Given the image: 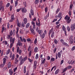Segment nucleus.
I'll return each mask as SVG.
<instances>
[{"mask_svg": "<svg viewBox=\"0 0 75 75\" xmlns=\"http://www.w3.org/2000/svg\"><path fill=\"white\" fill-rule=\"evenodd\" d=\"M15 41V38H13L12 40V38H11L10 39V42H12L10 44V48H11L12 47H13V44L14 43V42Z\"/></svg>", "mask_w": 75, "mask_h": 75, "instance_id": "obj_1", "label": "nucleus"}, {"mask_svg": "<svg viewBox=\"0 0 75 75\" xmlns=\"http://www.w3.org/2000/svg\"><path fill=\"white\" fill-rule=\"evenodd\" d=\"M70 28L72 31H74L75 29V23L72 24L70 27Z\"/></svg>", "mask_w": 75, "mask_h": 75, "instance_id": "obj_2", "label": "nucleus"}, {"mask_svg": "<svg viewBox=\"0 0 75 75\" xmlns=\"http://www.w3.org/2000/svg\"><path fill=\"white\" fill-rule=\"evenodd\" d=\"M19 47H17L16 52L17 53L18 52L19 55H21V53L22 52V50L21 49L19 50Z\"/></svg>", "mask_w": 75, "mask_h": 75, "instance_id": "obj_3", "label": "nucleus"}, {"mask_svg": "<svg viewBox=\"0 0 75 75\" xmlns=\"http://www.w3.org/2000/svg\"><path fill=\"white\" fill-rule=\"evenodd\" d=\"M38 23L37 22H36V25L38 27H40L41 26V22H40V21L39 20V19H38Z\"/></svg>", "mask_w": 75, "mask_h": 75, "instance_id": "obj_4", "label": "nucleus"}, {"mask_svg": "<svg viewBox=\"0 0 75 75\" xmlns=\"http://www.w3.org/2000/svg\"><path fill=\"white\" fill-rule=\"evenodd\" d=\"M37 62L36 61H35L34 63V65L33 67L35 69H36L37 68Z\"/></svg>", "mask_w": 75, "mask_h": 75, "instance_id": "obj_5", "label": "nucleus"}, {"mask_svg": "<svg viewBox=\"0 0 75 75\" xmlns=\"http://www.w3.org/2000/svg\"><path fill=\"white\" fill-rule=\"evenodd\" d=\"M69 43L70 44H73V42H74V40L72 38H70L69 39Z\"/></svg>", "mask_w": 75, "mask_h": 75, "instance_id": "obj_6", "label": "nucleus"}, {"mask_svg": "<svg viewBox=\"0 0 75 75\" xmlns=\"http://www.w3.org/2000/svg\"><path fill=\"white\" fill-rule=\"evenodd\" d=\"M13 69H9V73L10 75H12L13 74Z\"/></svg>", "mask_w": 75, "mask_h": 75, "instance_id": "obj_7", "label": "nucleus"}, {"mask_svg": "<svg viewBox=\"0 0 75 75\" xmlns=\"http://www.w3.org/2000/svg\"><path fill=\"white\" fill-rule=\"evenodd\" d=\"M53 30H54V28H52L49 31V35H48V36L49 37H50V35H51V32L53 31Z\"/></svg>", "mask_w": 75, "mask_h": 75, "instance_id": "obj_8", "label": "nucleus"}, {"mask_svg": "<svg viewBox=\"0 0 75 75\" xmlns=\"http://www.w3.org/2000/svg\"><path fill=\"white\" fill-rule=\"evenodd\" d=\"M21 10L22 13H26L27 12V10L25 9V8H22Z\"/></svg>", "mask_w": 75, "mask_h": 75, "instance_id": "obj_9", "label": "nucleus"}, {"mask_svg": "<svg viewBox=\"0 0 75 75\" xmlns=\"http://www.w3.org/2000/svg\"><path fill=\"white\" fill-rule=\"evenodd\" d=\"M37 32L38 34H40V35H41V34H42V30H38Z\"/></svg>", "mask_w": 75, "mask_h": 75, "instance_id": "obj_10", "label": "nucleus"}, {"mask_svg": "<svg viewBox=\"0 0 75 75\" xmlns=\"http://www.w3.org/2000/svg\"><path fill=\"white\" fill-rule=\"evenodd\" d=\"M23 23L24 24H26L27 23V18H25L24 19Z\"/></svg>", "mask_w": 75, "mask_h": 75, "instance_id": "obj_11", "label": "nucleus"}, {"mask_svg": "<svg viewBox=\"0 0 75 75\" xmlns=\"http://www.w3.org/2000/svg\"><path fill=\"white\" fill-rule=\"evenodd\" d=\"M10 36H11L10 35H7V38L8 40H9L10 39V38H12V40H13V37H11Z\"/></svg>", "mask_w": 75, "mask_h": 75, "instance_id": "obj_12", "label": "nucleus"}, {"mask_svg": "<svg viewBox=\"0 0 75 75\" xmlns=\"http://www.w3.org/2000/svg\"><path fill=\"white\" fill-rule=\"evenodd\" d=\"M70 19V17H68L67 15H66L64 18V20H69Z\"/></svg>", "mask_w": 75, "mask_h": 75, "instance_id": "obj_13", "label": "nucleus"}, {"mask_svg": "<svg viewBox=\"0 0 75 75\" xmlns=\"http://www.w3.org/2000/svg\"><path fill=\"white\" fill-rule=\"evenodd\" d=\"M45 62V58L44 60L42 59L41 60V64H44V63Z\"/></svg>", "mask_w": 75, "mask_h": 75, "instance_id": "obj_14", "label": "nucleus"}, {"mask_svg": "<svg viewBox=\"0 0 75 75\" xmlns=\"http://www.w3.org/2000/svg\"><path fill=\"white\" fill-rule=\"evenodd\" d=\"M11 62H9L8 64V68L9 69L11 67Z\"/></svg>", "mask_w": 75, "mask_h": 75, "instance_id": "obj_15", "label": "nucleus"}, {"mask_svg": "<svg viewBox=\"0 0 75 75\" xmlns=\"http://www.w3.org/2000/svg\"><path fill=\"white\" fill-rule=\"evenodd\" d=\"M6 62V58H4L3 59V63L4 65H5Z\"/></svg>", "mask_w": 75, "mask_h": 75, "instance_id": "obj_16", "label": "nucleus"}, {"mask_svg": "<svg viewBox=\"0 0 75 75\" xmlns=\"http://www.w3.org/2000/svg\"><path fill=\"white\" fill-rule=\"evenodd\" d=\"M72 9H69V16H71L72 14Z\"/></svg>", "mask_w": 75, "mask_h": 75, "instance_id": "obj_17", "label": "nucleus"}, {"mask_svg": "<svg viewBox=\"0 0 75 75\" xmlns=\"http://www.w3.org/2000/svg\"><path fill=\"white\" fill-rule=\"evenodd\" d=\"M54 42L55 44L57 45L58 44L59 42L58 41H57V40L56 39H54Z\"/></svg>", "mask_w": 75, "mask_h": 75, "instance_id": "obj_18", "label": "nucleus"}, {"mask_svg": "<svg viewBox=\"0 0 75 75\" xmlns=\"http://www.w3.org/2000/svg\"><path fill=\"white\" fill-rule=\"evenodd\" d=\"M0 10L1 11H4V6H0Z\"/></svg>", "mask_w": 75, "mask_h": 75, "instance_id": "obj_19", "label": "nucleus"}, {"mask_svg": "<svg viewBox=\"0 0 75 75\" xmlns=\"http://www.w3.org/2000/svg\"><path fill=\"white\" fill-rule=\"evenodd\" d=\"M34 51L35 52H38V47H36L35 48Z\"/></svg>", "mask_w": 75, "mask_h": 75, "instance_id": "obj_20", "label": "nucleus"}, {"mask_svg": "<svg viewBox=\"0 0 75 75\" xmlns=\"http://www.w3.org/2000/svg\"><path fill=\"white\" fill-rule=\"evenodd\" d=\"M63 45H65L66 47H69V45H68L67 43H66L65 42H64L62 43Z\"/></svg>", "mask_w": 75, "mask_h": 75, "instance_id": "obj_21", "label": "nucleus"}, {"mask_svg": "<svg viewBox=\"0 0 75 75\" xmlns=\"http://www.w3.org/2000/svg\"><path fill=\"white\" fill-rule=\"evenodd\" d=\"M25 61H24L23 59H22L21 60V61L20 62V65H21Z\"/></svg>", "mask_w": 75, "mask_h": 75, "instance_id": "obj_22", "label": "nucleus"}, {"mask_svg": "<svg viewBox=\"0 0 75 75\" xmlns=\"http://www.w3.org/2000/svg\"><path fill=\"white\" fill-rule=\"evenodd\" d=\"M30 30L31 33H33V35H35V33L34 32V29H30Z\"/></svg>", "mask_w": 75, "mask_h": 75, "instance_id": "obj_23", "label": "nucleus"}, {"mask_svg": "<svg viewBox=\"0 0 75 75\" xmlns=\"http://www.w3.org/2000/svg\"><path fill=\"white\" fill-rule=\"evenodd\" d=\"M52 33L51 35V38H53L54 36V30L52 32Z\"/></svg>", "mask_w": 75, "mask_h": 75, "instance_id": "obj_24", "label": "nucleus"}, {"mask_svg": "<svg viewBox=\"0 0 75 75\" xmlns=\"http://www.w3.org/2000/svg\"><path fill=\"white\" fill-rule=\"evenodd\" d=\"M59 71V69H57V70L55 72V74L56 75L57 74H58Z\"/></svg>", "mask_w": 75, "mask_h": 75, "instance_id": "obj_25", "label": "nucleus"}, {"mask_svg": "<svg viewBox=\"0 0 75 75\" xmlns=\"http://www.w3.org/2000/svg\"><path fill=\"white\" fill-rule=\"evenodd\" d=\"M31 50H30L29 52V55L28 56V57L29 58H30L31 56Z\"/></svg>", "mask_w": 75, "mask_h": 75, "instance_id": "obj_26", "label": "nucleus"}, {"mask_svg": "<svg viewBox=\"0 0 75 75\" xmlns=\"http://www.w3.org/2000/svg\"><path fill=\"white\" fill-rule=\"evenodd\" d=\"M15 57V54H13L12 55V58L11 59V60L12 61L14 59V58Z\"/></svg>", "mask_w": 75, "mask_h": 75, "instance_id": "obj_27", "label": "nucleus"}, {"mask_svg": "<svg viewBox=\"0 0 75 75\" xmlns=\"http://www.w3.org/2000/svg\"><path fill=\"white\" fill-rule=\"evenodd\" d=\"M61 16H62V12H60L59 13L58 16L59 18H60V17H61Z\"/></svg>", "mask_w": 75, "mask_h": 75, "instance_id": "obj_28", "label": "nucleus"}, {"mask_svg": "<svg viewBox=\"0 0 75 75\" xmlns=\"http://www.w3.org/2000/svg\"><path fill=\"white\" fill-rule=\"evenodd\" d=\"M67 71V67L65 68L63 70V71L62 72V73H64V72H65L66 71Z\"/></svg>", "mask_w": 75, "mask_h": 75, "instance_id": "obj_29", "label": "nucleus"}, {"mask_svg": "<svg viewBox=\"0 0 75 75\" xmlns=\"http://www.w3.org/2000/svg\"><path fill=\"white\" fill-rule=\"evenodd\" d=\"M62 29L63 31H65L66 30V28H65V26H64V25H62Z\"/></svg>", "mask_w": 75, "mask_h": 75, "instance_id": "obj_30", "label": "nucleus"}, {"mask_svg": "<svg viewBox=\"0 0 75 75\" xmlns=\"http://www.w3.org/2000/svg\"><path fill=\"white\" fill-rule=\"evenodd\" d=\"M26 73V66H25L24 67V73L25 74Z\"/></svg>", "mask_w": 75, "mask_h": 75, "instance_id": "obj_31", "label": "nucleus"}, {"mask_svg": "<svg viewBox=\"0 0 75 75\" xmlns=\"http://www.w3.org/2000/svg\"><path fill=\"white\" fill-rule=\"evenodd\" d=\"M39 3V0H35V4H37Z\"/></svg>", "mask_w": 75, "mask_h": 75, "instance_id": "obj_32", "label": "nucleus"}, {"mask_svg": "<svg viewBox=\"0 0 75 75\" xmlns=\"http://www.w3.org/2000/svg\"><path fill=\"white\" fill-rule=\"evenodd\" d=\"M47 15H46V16H45L44 17L45 19V20H46V19H47V18L48 17H49V12H48V14H47Z\"/></svg>", "mask_w": 75, "mask_h": 75, "instance_id": "obj_33", "label": "nucleus"}, {"mask_svg": "<svg viewBox=\"0 0 75 75\" xmlns=\"http://www.w3.org/2000/svg\"><path fill=\"white\" fill-rule=\"evenodd\" d=\"M55 59L54 58H52L50 59V62H54L55 61Z\"/></svg>", "mask_w": 75, "mask_h": 75, "instance_id": "obj_34", "label": "nucleus"}, {"mask_svg": "<svg viewBox=\"0 0 75 75\" xmlns=\"http://www.w3.org/2000/svg\"><path fill=\"white\" fill-rule=\"evenodd\" d=\"M28 59L30 63H32V62H33V59H31L30 58H28Z\"/></svg>", "mask_w": 75, "mask_h": 75, "instance_id": "obj_35", "label": "nucleus"}, {"mask_svg": "<svg viewBox=\"0 0 75 75\" xmlns=\"http://www.w3.org/2000/svg\"><path fill=\"white\" fill-rule=\"evenodd\" d=\"M30 13L32 16H34V11H33V9L30 10Z\"/></svg>", "mask_w": 75, "mask_h": 75, "instance_id": "obj_36", "label": "nucleus"}, {"mask_svg": "<svg viewBox=\"0 0 75 75\" xmlns=\"http://www.w3.org/2000/svg\"><path fill=\"white\" fill-rule=\"evenodd\" d=\"M10 52V49H8L6 52V55H8Z\"/></svg>", "mask_w": 75, "mask_h": 75, "instance_id": "obj_37", "label": "nucleus"}, {"mask_svg": "<svg viewBox=\"0 0 75 75\" xmlns=\"http://www.w3.org/2000/svg\"><path fill=\"white\" fill-rule=\"evenodd\" d=\"M17 5H18V1H16L15 2V7H17Z\"/></svg>", "mask_w": 75, "mask_h": 75, "instance_id": "obj_38", "label": "nucleus"}, {"mask_svg": "<svg viewBox=\"0 0 75 75\" xmlns=\"http://www.w3.org/2000/svg\"><path fill=\"white\" fill-rule=\"evenodd\" d=\"M9 35L11 36V37L13 35V31L12 30H11L9 32Z\"/></svg>", "mask_w": 75, "mask_h": 75, "instance_id": "obj_39", "label": "nucleus"}, {"mask_svg": "<svg viewBox=\"0 0 75 75\" xmlns=\"http://www.w3.org/2000/svg\"><path fill=\"white\" fill-rule=\"evenodd\" d=\"M27 59V56H25L24 58V59H23V61H25Z\"/></svg>", "mask_w": 75, "mask_h": 75, "instance_id": "obj_40", "label": "nucleus"}, {"mask_svg": "<svg viewBox=\"0 0 75 75\" xmlns=\"http://www.w3.org/2000/svg\"><path fill=\"white\" fill-rule=\"evenodd\" d=\"M45 34L44 33H43V34L42 35V39H44V37H45Z\"/></svg>", "mask_w": 75, "mask_h": 75, "instance_id": "obj_41", "label": "nucleus"}, {"mask_svg": "<svg viewBox=\"0 0 75 75\" xmlns=\"http://www.w3.org/2000/svg\"><path fill=\"white\" fill-rule=\"evenodd\" d=\"M57 55L58 58H61V53L59 52H58Z\"/></svg>", "mask_w": 75, "mask_h": 75, "instance_id": "obj_42", "label": "nucleus"}, {"mask_svg": "<svg viewBox=\"0 0 75 75\" xmlns=\"http://www.w3.org/2000/svg\"><path fill=\"white\" fill-rule=\"evenodd\" d=\"M11 19L13 20H14V15H12L11 16Z\"/></svg>", "mask_w": 75, "mask_h": 75, "instance_id": "obj_43", "label": "nucleus"}, {"mask_svg": "<svg viewBox=\"0 0 75 75\" xmlns=\"http://www.w3.org/2000/svg\"><path fill=\"white\" fill-rule=\"evenodd\" d=\"M27 41L28 42L30 41V43H31V42H32V40H31V39H30V38L27 39Z\"/></svg>", "mask_w": 75, "mask_h": 75, "instance_id": "obj_44", "label": "nucleus"}, {"mask_svg": "<svg viewBox=\"0 0 75 75\" xmlns=\"http://www.w3.org/2000/svg\"><path fill=\"white\" fill-rule=\"evenodd\" d=\"M29 26H30V23H28L26 24V28H28V27H29Z\"/></svg>", "mask_w": 75, "mask_h": 75, "instance_id": "obj_45", "label": "nucleus"}, {"mask_svg": "<svg viewBox=\"0 0 75 75\" xmlns=\"http://www.w3.org/2000/svg\"><path fill=\"white\" fill-rule=\"evenodd\" d=\"M67 24H69V23H70V22L71 21V19L70 20H67Z\"/></svg>", "mask_w": 75, "mask_h": 75, "instance_id": "obj_46", "label": "nucleus"}, {"mask_svg": "<svg viewBox=\"0 0 75 75\" xmlns=\"http://www.w3.org/2000/svg\"><path fill=\"white\" fill-rule=\"evenodd\" d=\"M35 59H37L38 58V54H37L36 56H35Z\"/></svg>", "mask_w": 75, "mask_h": 75, "instance_id": "obj_47", "label": "nucleus"}, {"mask_svg": "<svg viewBox=\"0 0 75 75\" xmlns=\"http://www.w3.org/2000/svg\"><path fill=\"white\" fill-rule=\"evenodd\" d=\"M59 8H58L56 12V14H58V12H59Z\"/></svg>", "mask_w": 75, "mask_h": 75, "instance_id": "obj_48", "label": "nucleus"}, {"mask_svg": "<svg viewBox=\"0 0 75 75\" xmlns=\"http://www.w3.org/2000/svg\"><path fill=\"white\" fill-rule=\"evenodd\" d=\"M3 1H1L0 2V7H1L2 6H3Z\"/></svg>", "mask_w": 75, "mask_h": 75, "instance_id": "obj_49", "label": "nucleus"}, {"mask_svg": "<svg viewBox=\"0 0 75 75\" xmlns=\"http://www.w3.org/2000/svg\"><path fill=\"white\" fill-rule=\"evenodd\" d=\"M10 3H7V4H6V7H9V6H10Z\"/></svg>", "mask_w": 75, "mask_h": 75, "instance_id": "obj_50", "label": "nucleus"}, {"mask_svg": "<svg viewBox=\"0 0 75 75\" xmlns=\"http://www.w3.org/2000/svg\"><path fill=\"white\" fill-rule=\"evenodd\" d=\"M3 43H4L5 42V45H7V42L6 41H4L2 42Z\"/></svg>", "mask_w": 75, "mask_h": 75, "instance_id": "obj_51", "label": "nucleus"}, {"mask_svg": "<svg viewBox=\"0 0 75 75\" xmlns=\"http://www.w3.org/2000/svg\"><path fill=\"white\" fill-rule=\"evenodd\" d=\"M18 30H19V29L18 28H17L16 29L17 31L16 32V35L17 34L18 35Z\"/></svg>", "mask_w": 75, "mask_h": 75, "instance_id": "obj_52", "label": "nucleus"}, {"mask_svg": "<svg viewBox=\"0 0 75 75\" xmlns=\"http://www.w3.org/2000/svg\"><path fill=\"white\" fill-rule=\"evenodd\" d=\"M7 28H10V23H7Z\"/></svg>", "mask_w": 75, "mask_h": 75, "instance_id": "obj_53", "label": "nucleus"}, {"mask_svg": "<svg viewBox=\"0 0 75 75\" xmlns=\"http://www.w3.org/2000/svg\"><path fill=\"white\" fill-rule=\"evenodd\" d=\"M4 27H3L2 28V30H1V32L2 33H3V31H4Z\"/></svg>", "mask_w": 75, "mask_h": 75, "instance_id": "obj_54", "label": "nucleus"}, {"mask_svg": "<svg viewBox=\"0 0 75 75\" xmlns=\"http://www.w3.org/2000/svg\"><path fill=\"white\" fill-rule=\"evenodd\" d=\"M10 11H11L12 10V9H13V6L11 5L10 6Z\"/></svg>", "mask_w": 75, "mask_h": 75, "instance_id": "obj_55", "label": "nucleus"}, {"mask_svg": "<svg viewBox=\"0 0 75 75\" xmlns=\"http://www.w3.org/2000/svg\"><path fill=\"white\" fill-rule=\"evenodd\" d=\"M67 29L68 31H70V28L69 26L67 27Z\"/></svg>", "mask_w": 75, "mask_h": 75, "instance_id": "obj_56", "label": "nucleus"}, {"mask_svg": "<svg viewBox=\"0 0 75 75\" xmlns=\"http://www.w3.org/2000/svg\"><path fill=\"white\" fill-rule=\"evenodd\" d=\"M37 38L35 39L34 42V44H37Z\"/></svg>", "mask_w": 75, "mask_h": 75, "instance_id": "obj_57", "label": "nucleus"}, {"mask_svg": "<svg viewBox=\"0 0 75 75\" xmlns=\"http://www.w3.org/2000/svg\"><path fill=\"white\" fill-rule=\"evenodd\" d=\"M75 49V46H73L72 47V48L71 49V51H74V50Z\"/></svg>", "mask_w": 75, "mask_h": 75, "instance_id": "obj_58", "label": "nucleus"}, {"mask_svg": "<svg viewBox=\"0 0 75 75\" xmlns=\"http://www.w3.org/2000/svg\"><path fill=\"white\" fill-rule=\"evenodd\" d=\"M71 65H74L75 64V60H74L72 62H71Z\"/></svg>", "mask_w": 75, "mask_h": 75, "instance_id": "obj_59", "label": "nucleus"}, {"mask_svg": "<svg viewBox=\"0 0 75 75\" xmlns=\"http://www.w3.org/2000/svg\"><path fill=\"white\" fill-rule=\"evenodd\" d=\"M1 52V56H3V53H4V50H2Z\"/></svg>", "mask_w": 75, "mask_h": 75, "instance_id": "obj_60", "label": "nucleus"}, {"mask_svg": "<svg viewBox=\"0 0 75 75\" xmlns=\"http://www.w3.org/2000/svg\"><path fill=\"white\" fill-rule=\"evenodd\" d=\"M73 6V4H70V8H69V9H72V8Z\"/></svg>", "mask_w": 75, "mask_h": 75, "instance_id": "obj_61", "label": "nucleus"}, {"mask_svg": "<svg viewBox=\"0 0 75 75\" xmlns=\"http://www.w3.org/2000/svg\"><path fill=\"white\" fill-rule=\"evenodd\" d=\"M21 10V8H20L19 9H17L16 10V11L17 12H19V11H20Z\"/></svg>", "mask_w": 75, "mask_h": 75, "instance_id": "obj_62", "label": "nucleus"}, {"mask_svg": "<svg viewBox=\"0 0 75 75\" xmlns=\"http://www.w3.org/2000/svg\"><path fill=\"white\" fill-rule=\"evenodd\" d=\"M50 57L49 56H48L47 58V60H50Z\"/></svg>", "mask_w": 75, "mask_h": 75, "instance_id": "obj_63", "label": "nucleus"}, {"mask_svg": "<svg viewBox=\"0 0 75 75\" xmlns=\"http://www.w3.org/2000/svg\"><path fill=\"white\" fill-rule=\"evenodd\" d=\"M64 31V33L65 34V35L67 36V30L65 31Z\"/></svg>", "mask_w": 75, "mask_h": 75, "instance_id": "obj_64", "label": "nucleus"}]
</instances>
